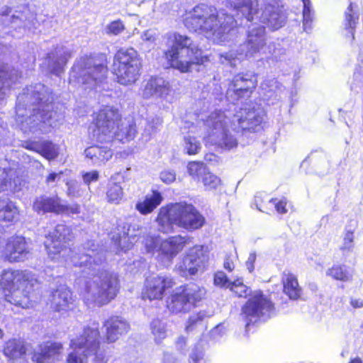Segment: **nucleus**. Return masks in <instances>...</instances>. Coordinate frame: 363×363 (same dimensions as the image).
I'll return each instance as SVG.
<instances>
[{"instance_id":"28","label":"nucleus","mask_w":363,"mask_h":363,"mask_svg":"<svg viewBox=\"0 0 363 363\" xmlns=\"http://www.w3.org/2000/svg\"><path fill=\"white\" fill-rule=\"evenodd\" d=\"M325 274L331 279L342 283L350 282L353 279V274L350 268L340 263L333 264L327 269Z\"/></svg>"},{"instance_id":"13","label":"nucleus","mask_w":363,"mask_h":363,"mask_svg":"<svg viewBox=\"0 0 363 363\" xmlns=\"http://www.w3.org/2000/svg\"><path fill=\"white\" fill-rule=\"evenodd\" d=\"M82 73L78 77V82L82 85H97L107 77L108 72L106 60L97 57L85 55L82 58Z\"/></svg>"},{"instance_id":"29","label":"nucleus","mask_w":363,"mask_h":363,"mask_svg":"<svg viewBox=\"0 0 363 363\" xmlns=\"http://www.w3.org/2000/svg\"><path fill=\"white\" fill-rule=\"evenodd\" d=\"M27 348L24 342L16 338H11L5 342L3 353L9 359H16L26 354Z\"/></svg>"},{"instance_id":"24","label":"nucleus","mask_w":363,"mask_h":363,"mask_svg":"<svg viewBox=\"0 0 363 363\" xmlns=\"http://www.w3.org/2000/svg\"><path fill=\"white\" fill-rule=\"evenodd\" d=\"M283 292L290 300L297 301L302 296V288L298 284L297 277L292 273L284 274L281 279Z\"/></svg>"},{"instance_id":"51","label":"nucleus","mask_w":363,"mask_h":363,"mask_svg":"<svg viewBox=\"0 0 363 363\" xmlns=\"http://www.w3.org/2000/svg\"><path fill=\"white\" fill-rule=\"evenodd\" d=\"M350 304L354 309L363 308V298H351L350 299Z\"/></svg>"},{"instance_id":"37","label":"nucleus","mask_w":363,"mask_h":363,"mask_svg":"<svg viewBox=\"0 0 363 363\" xmlns=\"http://www.w3.org/2000/svg\"><path fill=\"white\" fill-rule=\"evenodd\" d=\"M81 212V206L77 203L64 204L60 199L57 215L64 214L66 216L77 215Z\"/></svg>"},{"instance_id":"44","label":"nucleus","mask_w":363,"mask_h":363,"mask_svg":"<svg viewBox=\"0 0 363 363\" xmlns=\"http://www.w3.org/2000/svg\"><path fill=\"white\" fill-rule=\"evenodd\" d=\"M247 43L249 52L251 54H255L259 52V50L262 49L265 45L264 39L259 37L256 38L255 39H248Z\"/></svg>"},{"instance_id":"52","label":"nucleus","mask_w":363,"mask_h":363,"mask_svg":"<svg viewBox=\"0 0 363 363\" xmlns=\"http://www.w3.org/2000/svg\"><path fill=\"white\" fill-rule=\"evenodd\" d=\"M63 174V172L61 171L59 173L52 172L50 173L46 177V183L54 182L60 175Z\"/></svg>"},{"instance_id":"2","label":"nucleus","mask_w":363,"mask_h":363,"mask_svg":"<svg viewBox=\"0 0 363 363\" xmlns=\"http://www.w3.org/2000/svg\"><path fill=\"white\" fill-rule=\"evenodd\" d=\"M118 108L104 106L93 114L88 128L89 138L98 143H108L117 140L127 143L135 139L138 134L135 121L123 122Z\"/></svg>"},{"instance_id":"50","label":"nucleus","mask_w":363,"mask_h":363,"mask_svg":"<svg viewBox=\"0 0 363 363\" xmlns=\"http://www.w3.org/2000/svg\"><path fill=\"white\" fill-rule=\"evenodd\" d=\"M48 114V111H45L40 108H34L33 109L32 113L30 116V118L38 117V116L42 118L41 122L45 123V119L50 120L51 118V116H47Z\"/></svg>"},{"instance_id":"23","label":"nucleus","mask_w":363,"mask_h":363,"mask_svg":"<svg viewBox=\"0 0 363 363\" xmlns=\"http://www.w3.org/2000/svg\"><path fill=\"white\" fill-rule=\"evenodd\" d=\"M163 196L157 190H152L150 194L144 197L135 204V209L141 215H147L153 212L162 202Z\"/></svg>"},{"instance_id":"6","label":"nucleus","mask_w":363,"mask_h":363,"mask_svg":"<svg viewBox=\"0 0 363 363\" xmlns=\"http://www.w3.org/2000/svg\"><path fill=\"white\" fill-rule=\"evenodd\" d=\"M120 291V281L113 273L101 271L89 277L81 291L86 305L102 307L114 300Z\"/></svg>"},{"instance_id":"38","label":"nucleus","mask_w":363,"mask_h":363,"mask_svg":"<svg viewBox=\"0 0 363 363\" xmlns=\"http://www.w3.org/2000/svg\"><path fill=\"white\" fill-rule=\"evenodd\" d=\"M237 145V140L226 131L222 133L221 138L217 143V146L223 150H230L236 147Z\"/></svg>"},{"instance_id":"17","label":"nucleus","mask_w":363,"mask_h":363,"mask_svg":"<svg viewBox=\"0 0 363 363\" xmlns=\"http://www.w3.org/2000/svg\"><path fill=\"white\" fill-rule=\"evenodd\" d=\"M50 305L53 312L67 315L77 307L72 291L63 286L58 287L52 292Z\"/></svg>"},{"instance_id":"42","label":"nucleus","mask_w":363,"mask_h":363,"mask_svg":"<svg viewBox=\"0 0 363 363\" xmlns=\"http://www.w3.org/2000/svg\"><path fill=\"white\" fill-rule=\"evenodd\" d=\"M106 29L108 35H118L125 30V26L121 19H118L110 22Z\"/></svg>"},{"instance_id":"55","label":"nucleus","mask_w":363,"mask_h":363,"mask_svg":"<svg viewBox=\"0 0 363 363\" xmlns=\"http://www.w3.org/2000/svg\"><path fill=\"white\" fill-rule=\"evenodd\" d=\"M303 14L304 16H309L310 13H311L310 0H303Z\"/></svg>"},{"instance_id":"27","label":"nucleus","mask_w":363,"mask_h":363,"mask_svg":"<svg viewBox=\"0 0 363 363\" xmlns=\"http://www.w3.org/2000/svg\"><path fill=\"white\" fill-rule=\"evenodd\" d=\"M19 216L16 203L8 199H0V222L14 223Z\"/></svg>"},{"instance_id":"21","label":"nucleus","mask_w":363,"mask_h":363,"mask_svg":"<svg viewBox=\"0 0 363 363\" xmlns=\"http://www.w3.org/2000/svg\"><path fill=\"white\" fill-rule=\"evenodd\" d=\"M60 197L57 195L37 196L32 204L33 210L38 214L54 213L57 215Z\"/></svg>"},{"instance_id":"46","label":"nucleus","mask_w":363,"mask_h":363,"mask_svg":"<svg viewBox=\"0 0 363 363\" xmlns=\"http://www.w3.org/2000/svg\"><path fill=\"white\" fill-rule=\"evenodd\" d=\"M82 177L83 179L84 182L89 185L91 182H95L99 179V172L96 170H93L91 172H84L82 174Z\"/></svg>"},{"instance_id":"11","label":"nucleus","mask_w":363,"mask_h":363,"mask_svg":"<svg viewBox=\"0 0 363 363\" xmlns=\"http://www.w3.org/2000/svg\"><path fill=\"white\" fill-rule=\"evenodd\" d=\"M208 247L195 245L190 247L177 267V271L183 277H192L203 270L209 261Z\"/></svg>"},{"instance_id":"22","label":"nucleus","mask_w":363,"mask_h":363,"mask_svg":"<svg viewBox=\"0 0 363 363\" xmlns=\"http://www.w3.org/2000/svg\"><path fill=\"white\" fill-rule=\"evenodd\" d=\"M63 345L61 342L47 341L39 345V352H35L32 360L35 363H45L55 355L61 353Z\"/></svg>"},{"instance_id":"54","label":"nucleus","mask_w":363,"mask_h":363,"mask_svg":"<svg viewBox=\"0 0 363 363\" xmlns=\"http://www.w3.org/2000/svg\"><path fill=\"white\" fill-rule=\"evenodd\" d=\"M204 160L207 162H217L218 156L213 152H207L204 155Z\"/></svg>"},{"instance_id":"40","label":"nucleus","mask_w":363,"mask_h":363,"mask_svg":"<svg viewBox=\"0 0 363 363\" xmlns=\"http://www.w3.org/2000/svg\"><path fill=\"white\" fill-rule=\"evenodd\" d=\"M201 144L192 137H187L185 138V149L186 152L189 155H195L201 150Z\"/></svg>"},{"instance_id":"47","label":"nucleus","mask_w":363,"mask_h":363,"mask_svg":"<svg viewBox=\"0 0 363 363\" xmlns=\"http://www.w3.org/2000/svg\"><path fill=\"white\" fill-rule=\"evenodd\" d=\"M22 147L27 150L38 153L40 147V141L27 140L23 143Z\"/></svg>"},{"instance_id":"48","label":"nucleus","mask_w":363,"mask_h":363,"mask_svg":"<svg viewBox=\"0 0 363 363\" xmlns=\"http://www.w3.org/2000/svg\"><path fill=\"white\" fill-rule=\"evenodd\" d=\"M160 179L165 184H170L175 181L176 174L174 172L164 170L160 173Z\"/></svg>"},{"instance_id":"53","label":"nucleus","mask_w":363,"mask_h":363,"mask_svg":"<svg viewBox=\"0 0 363 363\" xmlns=\"http://www.w3.org/2000/svg\"><path fill=\"white\" fill-rule=\"evenodd\" d=\"M256 259V257L255 255H250L247 261L246 262V265L250 272H252L254 271V264Z\"/></svg>"},{"instance_id":"57","label":"nucleus","mask_w":363,"mask_h":363,"mask_svg":"<svg viewBox=\"0 0 363 363\" xmlns=\"http://www.w3.org/2000/svg\"><path fill=\"white\" fill-rule=\"evenodd\" d=\"M348 363H363V361L362 359V358H360L359 357H356L353 359H351Z\"/></svg>"},{"instance_id":"32","label":"nucleus","mask_w":363,"mask_h":363,"mask_svg":"<svg viewBox=\"0 0 363 363\" xmlns=\"http://www.w3.org/2000/svg\"><path fill=\"white\" fill-rule=\"evenodd\" d=\"M344 16L345 29L351 33L352 35V38H354V33L356 28L357 21L359 19V14L354 12V4L352 2L349 4Z\"/></svg>"},{"instance_id":"1","label":"nucleus","mask_w":363,"mask_h":363,"mask_svg":"<svg viewBox=\"0 0 363 363\" xmlns=\"http://www.w3.org/2000/svg\"><path fill=\"white\" fill-rule=\"evenodd\" d=\"M183 23L189 32L216 40H222L237 27V21L233 15L203 3L186 11Z\"/></svg>"},{"instance_id":"35","label":"nucleus","mask_w":363,"mask_h":363,"mask_svg":"<svg viewBox=\"0 0 363 363\" xmlns=\"http://www.w3.org/2000/svg\"><path fill=\"white\" fill-rule=\"evenodd\" d=\"M201 182L207 191L216 190L223 184L221 179L209 170L202 177Z\"/></svg>"},{"instance_id":"30","label":"nucleus","mask_w":363,"mask_h":363,"mask_svg":"<svg viewBox=\"0 0 363 363\" xmlns=\"http://www.w3.org/2000/svg\"><path fill=\"white\" fill-rule=\"evenodd\" d=\"M124 192L120 182L111 176L106 186V200L109 203L119 204L123 198Z\"/></svg>"},{"instance_id":"58","label":"nucleus","mask_w":363,"mask_h":363,"mask_svg":"<svg viewBox=\"0 0 363 363\" xmlns=\"http://www.w3.org/2000/svg\"><path fill=\"white\" fill-rule=\"evenodd\" d=\"M191 359H192V360H193V362H194V363H197V362H199V361L200 360V359H201V358H200V357H199V354H192V356H191Z\"/></svg>"},{"instance_id":"7","label":"nucleus","mask_w":363,"mask_h":363,"mask_svg":"<svg viewBox=\"0 0 363 363\" xmlns=\"http://www.w3.org/2000/svg\"><path fill=\"white\" fill-rule=\"evenodd\" d=\"M100 332L97 327H84L81 333L70 340L72 350L66 358L67 363H87L90 357L96 363H106L107 357L100 350Z\"/></svg>"},{"instance_id":"4","label":"nucleus","mask_w":363,"mask_h":363,"mask_svg":"<svg viewBox=\"0 0 363 363\" xmlns=\"http://www.w3.org/2000/svg\"><path fill=\"white\" fill-rule=\"evenodd\" d=\"M155 222L160 232L168 234L174 232V226L189 232L201 229L206 223V218L193 204L179 201L162 206Z\"/></svg>"},{"instance_id":"49","label":"nucleus","mask_w":363,"mask_h":363,"mask_svg":"<svg viewBox=\"0 0 363 363\" xmlns=\"http://www.w3.org/2000/svg\"><path fill=\"white\" fill-rule=\"evenodd\" d=\"M223 267L228 272H231L235 269L234 256L231 254L226 255L224 258Z\"/></svg>"},{"instance_id":"15","label":"nucleus","mask_w":363,"mask_h":363,"mask_svg":"<svg viewBox=\"0 0 363 363\" xmlns=\"http://www.w3.org/2000/svg\"><path fill=\"white\" fill-rule=\"evenodd\" d=\"M274 309V304L270 298L260 290L255 291L242 308L246 328L256 322L261 316L273 312Z\"/></svg>"},{"instance_id":"31","label":"nucleus","mask_w":363,"mask_h":363,"mask_svg":"<svg viewBox=\"0 0 363 363\" xmlns=\"http://www.w3.org/2000/svg\"><path fill=\"white\" fill-rule=\"evenodd\" d=\"M262 117L255 111H248L245 116L238 119V125L243 130L255 131L256 128L261 125Z\"/></svg>"},{"instance_id":"59","label":"nucleus","mask_w":363,"mask_h":363,"mask_svg":"<svg viewBox=\"0 0 363 363\" xmlns=\"http://www.w3.org/2000/svg\"><path fill=\"white\" fill-rule=\"evenodd\" d=\"M4 336V332L3 330L0 328V339H1Z\"/></svg>"},{"instance_id":"20","label":"nucleus","mask_w":363,"mask_h":363,"mask_svg":"<svg viewBox=\"0 0 363 363\" xmlns=\"http://www.w3.org/2000/svg\"><path fill=\"white\" fill-rule=\"evenodd\" d=\"M288 201L286 198L279 199L277 198H267L262 196H256L255 197V205L256 208L259 211L272 214L274 211L279 214H285L287 213Z\"/></svg>"},{"instance_id":"26","label":"nucleus","mask_w":363,"mask_h":363,"mask_svg":"<svg viewBox=\"0 0 363 363\" xmlns=\"http://www.w3.org/2000/svg\"><path fill=\"white\" fill-rule=\"evenodd\" d=\"M84 152L86 157L97 164H105L113 155L112 150L110 148L97 145L88 147Z\"/></svg>"},{"instance_id":"36","label":"nucleus","mask_w":363,"mask_h":363,"mask_svg":"<svg viewBox=\"0 0 363 363\" xmlns=\"http://www.w3.org/2000/svg\"><path fill=\"white\" fill-rule=\"evenodd\" d=\"M228 289H229L230 291L238 298H246L249 294V288L244 284L240 278H237L234 281H231Z\"/></svg>"},{"instance_id":"18","label":"nucleus","mask_w":363,"mask_h":363,"mask_svg":"<svg viewBox=\"0 0 363 363\" xmlns=\"http://www.w3.org/2000/svg\"><path fill=\"white\" fill-rule=\"evenodd\" d=\"M230 85L238 98H249L257 86V75L252 72H240L233 77Z\"/></svg>"},{"instance_id":"41","label":"nucleus","mask_w":363,"mask_h":363,"mask_svg":"<svg viewBox=\"0 0 363 363\" xmlns=\"http://www.w3.org/2000/svg\"><path fill=\"white\" fill-rule=\"evenodd\" d=\"M240 12L242 16L248 21H252L254 19L255 15L258 13V9L252 2H248L240 6Z\"/></svg>"},{"instance_id":"45","label":"nucleus","mask_w":363,"mask_h":363,"mask_svg":"<svg viewBox=\"0 0 363 363\" xmlns=\"http://www.w3.org/2000/svg\"><path fill=\"white\" fill-rule=\"evenodd\" d=\"M213 283L216 286L228 288L231 281L223 271H218L213 275Z\"/></svg>"},{"instance_id":"19","label":"nucleus","mask_w":363,"mask_h":363,"mask_svg":"<svg viewBox=\"0 0 363 363\" xmlns=\"http://www.w3.org/2000/svg\"><path fill=\"white\" fill-rule=\"evenodd\" d=\"M104 333L102 342L112 344L116 342L121 335L126 334L130 329L129 324L118 316H111L103 323Z\"/></svg>"},{"instance_id":"39","label":"nucleus","mask_w":363,"mask_h":363,"mask_svg":"<svg viewBox=\"0 0 363 363\" xmlns=\"http://www.w3.org/2000/svg\"><path fill=\"white\" fill-rule=\"evenodd\" d=\"M203 315L201 312H198L196 313H194L190 315L185 325V331L186 333H190L194 331L197 326L203 321Z\"/></svg>"},{"instance_id":"3","label":"nucleus","mask_w":363,"mask_h":363,"mask_svg":"<svg viewBox=\"0 0 363 363\" xmlns=\"http://www.w3.org/2000/svg\"><path fill=\"white\" fill-rule=\"evenodd\" d=\"M166 38L169 48L164 52L163 57L168 67L189 73L193 65L201 66L210 61L209 56L204 55L188 35L172 32L167 33Z\"/></svg>"},{"instance_id":"33","label":"nucleus","mask_w":363,"mask_h":363,"mask_svg":"<svg viewBox=\"0 0 363 363\" xmlns=\"http://www.w3.org/2000/svg\"><path fill=\"white\" fill-rule=\"evenodd\" d=\"M187 172L195 181H200L208 171L206 164L201 161H190L187 164Z\"/></svg>"},{"instance_id":"9","label":"nucleus","mask_w":363,"mask_h":363,"mask_svg":"<svg viewBox=\"0 0 363 363\" xmlns=\"http://www.w3.org/2000/svg\"><path fill=\"white\" fill-rule=\"evenodd\" d=\"M205 296L204 289L194 282L183 284L166 299V308L172 314L187 313L197 307Z\"/></svg>"},{"instance_id":"10","label":"nucleus","mask_w":363,"mask_h":363,"mask_svg":"<svg viewBox=\"0 0 363 363\" xmlns=\"http://www.w3.org/2000/svg\"><path fill=\"white\" fill-rule=\"evenodd\" d=\"M74 234L70 226L57 224L50 232L44 241V246L48 256L55 259L57 257H65L73 252L72 245Z\"/></svg>"},{"instance_id":"14","label":"nucleus","mask_w":363,"mask_h":363,"mask_svg":"<svg viewBox=\"0 0 363 363\" xmlns=\"http://www.w3.org/2000/svg\"><path fill=\"white\" fill-rule=\"evenodd\" d=\"M2 240L0 259L9 263L22 262L28 259L30 249L24 236L13 235L6 240Z\"/></svg>"},{"instance_id":"43","label":"nucleus","mask_w":363,"mask_h":363,"mask_svg":"<svg viewBox=\"0 0 363 363\" xmlns=\"http://www.w3.org/2000/svg\"><path fill=\"white\" fill-rule=\"evenodd\" d=\"M354 230H346L343 238V244L340 247L342 251H350L352 250L354 247Z\"/></svg>"},{"instance_id":"8","label":"nucleus","mask_w":363,"mask_h":363,"mask_svg":"<svg viewBox=\"0 0 363 363\" xmlns=\"http://www.w3.org/2000/svg\"><path fill=\"white\" fill-rule=\"evenodd\" d=\"M143 60L133 48H120L113 55L112 74L117 83L123 86L135 84L140 78Z\"/></svg>"},{"instance_id":"34","label":"nucleus","mask_w":363,"mask_h":363,"mask_svg":"<svg viewBox=\"0 0 363 363\" xmlns=\"http://www.w3.org/2000/svg\"><path fill=\"white\" fill-rule=\"evenodd\" d=\"M38 154L48 160H53L59 155L57 147L50 140L40 141Z\"/></svg>"},{"instance_id":"5","label":"nucleus","mask_w":363,"mask_h":363,"mask_svg":"<svg viewBox=\"0 0 363 363\" xmlns=\"http://www.w3.org/2000/svg\"><path fill=\"white\" fill-rule=\"evenodd\" d=\"M37 283L35 275L26 269L9 267L0 272V291L8 303L22 308L32 306L31 296Z\"/></svg>"},{"instance_id":"16","label":"nucleus","mask_w":363,"mask_h":363,"mask_svg":"<svg viewBox=\"0 0 363 363\" xmlns=\"http://www.w3.org/2000/svg\"><path fill=\"white\" fill-rule=\"evenodd\" d=\"M190 236L175 235L163 239L158 247V259L161 262L170 264L173 259L191 242Z\"/></svg>"},{"instance_id":"12","label":"nucleus","mask_w":363,"mask_h":363,"mask_svg":"<svg viewBox=\"0 0 363 363\" xmlns=\"http://www.w3.org/2000/svg\"><path fill=\"white\" fill-rule=\"evenodd\" d=\"M176 282L174 277L165 274H150L144 281L141 293L143 300L160 301L172 289Z\"/></svg>"},{"instance_id":"25","label":"nucleus","mask_w":363,"mask_h":363,"mask_svg":"<svg viewBox=\"0 0 363 363\" xmlns=\"http://www.w3.org/2000/svg\"><path fill=\"white\" fill-rule=\"evenodd\" d=\"M264 12L266 18L264 23L272 30H277L284 26L286 16L279 6L268 4L266 6Z\"/></svg>"},{"instance_id":"56","label":"nucleus","mask_w":363,"mask_h":363,"mask_svg":"<svg viewBox=\"0 0 363 363\" xmlns=\"http://www.w3.org/2000/svg\"><path fill=\"white\" fill-rule=\"evenodd\" d=\"M78 191L76 190V187L74 185H70L67 188V194L68 196H75L77 194Z\"/></svg>"}]
</instances>
